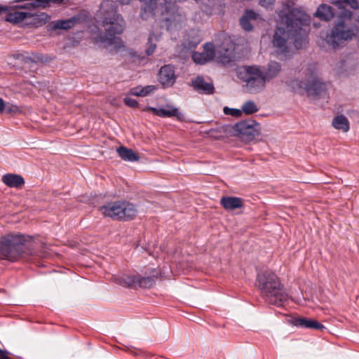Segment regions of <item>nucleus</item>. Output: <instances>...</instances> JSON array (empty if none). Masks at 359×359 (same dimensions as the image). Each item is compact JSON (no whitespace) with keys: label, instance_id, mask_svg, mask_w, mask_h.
<instances>
[{"label":"nucleus","instance_id":"35","mask_svg":"<svg viewBox=\"0 0 359 359\" xmlns=\"http://www.w3.org/2000/svg\"><path fill=\"white\" fill-rule=\"evenodd\" d=\"M224 113L226 115H231L234 117H239L242 114V112L240 109L229 108L227 107L224 108Z\"/></svg>","mask_w":359,"mask_h":359},{"label":"nucleus","instance_id":"29","mask_svg":"<svg viewBox=\"0 0 359 359\" xmlns=\"http://www.w3.org/2000/svg\"><path fill=\"white\" fill-rule=\"evenodd\" d=\"M203 53L206 57L207 62L213 60L215 55V51L214 46L212 43H206L204 45V48Z\"/></svg>","mask_w":359,"mask_h":359},{"label":"nucleus","instance_id":"11","mask_svg":"<svg viewBox=\"0 0 359 359\" xmlns=\"http://www.w3.org/2000/svg\"><path fill=\"white\" fill-rule=\"evenodd\" d=\"M176 80L174 67L170 65H164L158 72V81L166 87L172 86Z\"/></svg>","mask_w":359,"mask_h":359},{"label":"nucleus","instance_id":"26","mask_svg":"<svg viewBox=\"0 0 359 359\" xmlns=\"http://www.w3.org/2000/svg\"><path fill=\"white\" fill-rule=\"evenodd\" d=\"M156 88L154 86H146L144 87L137 86L131 89L130 93L135 96L145 97L152 93Z\"/></svg>","mask_w":359,"mask_h":359},{"label":"nucleus","instance_id":"37","mask_svg":"<svg viewBox=\"0 0 359 359\" xmlns=\"http://www.w3.org/2000/svg\"><path fill=\"white\" fill-rule=\"evenodd\" d=\"M343 2L339 1V6L341 7L342 4H346L349 6L352 9L357 10L359 8V4L358 0H342Z\"/></svg>","mask_w":359,"mask_h":359},{"label":"nucleus","instance_id":"33","mask_svg":"<svg viewBox=\"0 0 359 359\" xmlns=\"http://www.w3.org/2000/svg\"><path fill=\"white\" fill-rule=\"evenodd\" d=\"M206 57H205L204 53H198L194 52L192 54V59L194 61V62L199 64V65H203L207 62Z\"/></svg>","mask_w":359,"mask_h":359},{"label":"nucleus","instance_id":"14","mask_svg":"<svg viewBox=\"0 0 359 359\" xmlns=\"http://www.w3.org/2000/svg\"><path fill=\"white\" fill-rule=\"evenodd\" d=\"M293 324L294 326L309 328L316 330H323L325 326L318 321L307 318H295L293 319Z\"/></svg>","mask_w":359,"mask_h":359},{"label":"nucleus","instance_id":"25","mask_svg":"<svg viewBox=\"0 0 359 359\" xmlns=\"http://www.w3.org/2000/svg\"><path fill=\"white\" fill-rule=\"evenodd\" d=\"M78 21L79 18L75 16L67 20H57L54 24V29L67 30L73 27Z\"/></svg>","mask_w":359,"mask_h":359},{"label":"nucleus","instance_id":"46","mask_svg":"<svg viewBox=\"0 0 359 359\" xmlns=\"http://www.w3.org/2000/svg\"><path fill=\"white\" fill-rule=\"evenodd\" d=\"M196 45L197 43H194V44H191V43H189V48H196Z\"/></svg>","mask_w":359,"mask_h":359},{"label":"nucleus","instance_id":"18","mask_svg":"<svg viewBox=\"0 0 359 359\" xmlns=\"http://www.w3.org/2000/svg\"><path fill=\"white\" fill-rule=\"evenodd\" d=\"M2 182L8 187L21 189L25 184L24 178L18 174L7 173L2 176Z\"/></svg>","mask_w":359,"mask_h":359},{"label":"nucleus","instance_id":"44","mask_svg":"<svg viewBox=\"0 0 359 359\" xmlns=\"http://www.w3.org/2000/svg\"><path fill=\"white\" fill-rule=\"evenodd\" d=\"M120 2L121 4H128L132 0H116Z\"/></svg>","mask_w":359,"mask_h":359},{"label":"nucleus","instance_id":"23","mask_svg":"<svg viewBox=\"0 0 359 359\" xmlns=\"http://www.w3.org/2000/svg\"><path fill=\"white\" fill-rule=\"evenodd\" d=\"M332 126L343 132H348L350 128L349 121L348 118L344 115H338L334 118L332 121Z\"/></svg>","mask_w":359,"mask_h":359},{"label":"nucleus","instance_id":"36","mask_svg":"<svg viewBox=\"0 0 359 359\" xmlns=\"http://www.w3.org/2000/svg\"><path fill=\"white\" fill-rule=\"evenodd\" d=\"M172 7V8H175V4H172L171 2L165 1L163 5H160L159 8H161V13L162 15H164L165 13H170V8Z\"/></svg>","mask_w":359,"mask_h":359},{"label":"nucleus","instance_id":"6","mask_svg":"<svg viewBox=\"0 0 359 359\" xmlns=\"http://www.w3.org/2000/svg\"><path fill=\"white\" fill-rule=\"evenodd\" d=\"M352 16L353 13L348 10L343 11L338 16L327 39V43L333 48H337L344 41L351 40L359 33L358 27L351 22Z\"/></svg>","mask_w":359,"mask_h":359},{"label":"nucleus","instance_id":"22","mask_svg":"<svg viewBox=\"0 0 359 359\" xmlns=\"http://www.w3.org/2000/svg\"><path fill=\"white\" fill-rule=\"evenodd\" d=\"M280 69L281 66L278 62L276 61L269 62L266 70L263 72V75L266 82L276 77L280 72Z\"/></svg>","mask_w":359,"mask_h":359},{"label":"nucleus","instance_id":"1","mask_svg":"<svg viewBox=\"0 0 359 359\" xmlns=\"http://www.w3.org/2000/svg\"><path fill=\"white\" fill-rule=\"evenodd\" d=\"M284 27H277L273 36L272 43L280 53L287 51V40L291 39L296 48L305 47L308 43L307 36L310 19L304 13L294 8L283 17Z\"/></svg>","mask_w":359,"mask_h":359},{"label":"nucleus","instance_id":"19","mask_svg":"<svg viewBox=\"0 0 359 359\" xmlns=\"http://www.w3.org/2000/svg\"><path fill=\"white\" fill-rule=\"evenodd\" d=\"M114 282L124 287L137 288V283L138 282L137 276H128L127 274H122L121 276H116L114 278Z\"/></svg>","mask_w":359,"mask_h":359},{"label":"nucleus","instance_id":"43","mask_svg":"<svg viewBox=\"0 0 359 359\" xmlns=\"http://www.w3.org/2000/svg\"><path fill=\"white\" fill-rule=\"evenodd\" d=\"M5 108V102L2 98H0V113H2L4 111Z\"/></svg>","mask_w":359,"mask_h":359},{"label":"nucleus","instance_id":"41","mask_svg":"<svg viewBox=\"0 0 359 359\" xmlns=\"http://www.w3.org/2000/svg\"><path fill=\"white\" fill-rule=\"evenodd\" d=\"M9 352L0 348V359H7L8 358Z\"/></svg>","mask_w":359,"mask_h":359},{"label":"nucleus","instance_id":"10","mask_svg":"<svg viewBox=\"0 0 359 359\" xmlns=\"http://www.w3.org/2000/svg\"><path fill=\"white\" fill-rule=\"evenodd\" d=\"M191 86L194 90L204 95H212L215 93V86L212 82H206L202 76H198L191 80Z\"/></svg>","mask_w":359,"mask_h":359},{"label":"nucleus","instance_id":"31","mask_svg":"<svg viewBox=\"0 0 359 359\" xmlns=\"http://www.w3.org/2000/svg\"><path fill=\"white\" fill-rule=\"evenodd\" d=\"M6 114L11 115L20 114L22 112V109L15 104L5 102L4 111Z\"/></svg>","mask_w":359,"mask_h":359},{"label":"nucleus","instance_id":"28","mask_svg":"<svg viewBox=\"0 0 359 359\" xmlns=\"http://www.w3.org/2000/svg\"><path fill=\"white\" fill-rule=\"evenodd\" d=\"M138 282L137 283V287H143V288H151L155 283V280L154 276H147L143 277L141 276H137Z\"/></svg>","mask_w":359,"mask_h":359},{"label":"nucleus","instance_id":"12","mask_svg":"<svg viewBox=\"0 0 359 359\" xmlns=\"http://www.w3.org/2000/svg\"><path fill=\"white\" fill-rule=\"evenodd\" d=\"M168 109H157L152 107H147L144 109V111H151L153 114L165 118V117H176L178 120H182L184 118V115L179 111L177 108H175L172 106H168Z\"/></svg>","mask_w":359,"mask_h":359},{"label":"nucleus","instance_id":"30","mask_svg":"<svg viewBox=\"0 0 359 359\" xmlns=\"http://www.w3.org/2000/svg\"><path fill=\"white\" fill-rule=\"evenodd\" d=\"M258 110V107L256 106L255 103L251 100L245 102L242 106V111L248 115L256 113Z\"/></svg>","mask_w":359,"mask_h":359},{"label":"nucleus","instance_id":"2","mask_svg":"<svg viewBox=\"0 0 359 359\" xmlns=\"http://www.w3.org/2000/svg\"><path fill=\"white\" fill-rule=\"evenodd\" d=\"M117 4L114 0H104L100 4L97 13V22L105 27V32L97 36L98 41L107 46L114 45L115 48L122 46V40L116 36L121 34L125 27L126 22L123 17L117 13Z\"/></svg>","mask_w":359,"mask_h":359},{"label":"nucleus","instance_id":"24","mask_svg":"<svg viewBox=\"0 0 359 359\" xmlns=\"http://www.w3.org/2000/svg\"><path fill=\"white\" fill-rule=\"evenodd\" d=\"M27 15V11H15L13 12L8 13L6 15V21L13 24H17L25 21V18Z\"/></svg>","mask_w":359,"mask_h":359},{"label":"nucleus","instance_id":"39","mask_svg":"<svg viewBox=\"0 0 359 359\" xmlns=\"http://www.w3.org/2000/svg\"><path fill=\"white\" fill-rule=\"evenodd\" d=\"M276 0H259V5L266 9L272 10Z\"/></svg>","mask_w":359,"mask_h":359},{"label":"nucleus","instance_id":"16","mask_svg":"<svg viewBox=\"0 0 359 359\" xmlns=\"http://www.w3.org/2000/svg\"><path fill=\"white\" fill-rule=\"evenodd\" d=\"M335 15L332 6L322 4H320L314 13V16L321 21L328 22L331 20Z\"/></svg>","mask_w":359,"mask_h":359},{"label":"nucleus","instance_id":"17","mask_svg":"<svg viewBox=\"0 0 359 359\" xmlns=\"http://www.w3.org/2000/svg\"><path fill=\"white\" fill-rule=\"evenodd\" d=\"M201 10L207 15L222 9L224 6V0H201Z\"/></svg>","mask_w":359,"mask_h":359},{"label":"nucleus","instance_id":"8","mask_svg":"<svg viewBox=\"0 0 359 359\" xmlns=\"http://www.w3.org/2000/svg\"><path fill=\"white\" fill-rule=\"evenodd\" d=\"M100 211L104 217L116 221L132 220L137 213L135 205L125 200L109 202L101 206Z\"/></svg>","mask_w":359,"mask_h":359},{"label":"nucleus","instance_id":"21","mask_svg":"<svg viewBox=\"0 0 359 359\" xmlns=\"http://www.w3.org/2000/svg\"><path fill=\"white\" fill-rule=\"evenodd\" d=\"M118 156L123 161L134 162L140 159V156L137 153L133 151L131 149L126 147L121 146L116 149Z\"/></svg>","mask_w":359,"mask_h":359},{"label":"nucleus","instance_id":"45","mask_svg":"<svg viewBox=\"0 0 359 359\" xmlns=\"http://www.w3.org/2000/svg\"><path fill=\"white\" fill-rule=\"evenodd\" d=\"M222 61L223 63H228L230 62V59L227 57H224Z\"/></svg>","mask_w":359,"mask_h":359},{"label":"nucleus","instance_id":"38","mask_svg":"<svg viewBox=\"0 0 359 359\" xmlns=\"http://www.w3.org/2000/svg\"><path fill=\"white\" fill-rule=\"evenodd\" d=\"M123 102L126 105L132 108H137L139 107V103L137 101L130 97H126L124 98Z\"/></svg>","mask_w":359,"mask_h":359},{"label":"nucleus","instance_id":"3","mask_svg":"<svg viewBox=\"0 0 359 359\" xmlns=\"http://www.w3.org/2000/svg\"><path fill=\"white\" fill-rule=\"evenodd\" d=\"M34 241L32 236L20 233H9L0 237V259L15 262L25 256L32 255Z\"/></svg>","mask_w":359,"mask_h":359},{"label":"nucleus","instance_id":"20","mask_svg":"<svg viewBox=\"0 0 359 359\" xmlns=\"http://www.w3.org/2000/svg\"><path fill=\"white\" fill-rule=\"evenodd\" d=\"M143 4L141 8L140 16L146 20L154 15V10L157 8V0H142Z\"/></svg>","mask_w":359,"mask_h":359},{"label":"nucleus","instance_id":"13","mask_svg":"<svg viewBox=\"0 0 359 359\" xmlns=\"http://www.w3.org/2000/svg\"><path fill=\"white\" fill-rule=\"evenodd\" d=\"M27 12V15L25 18V23L34 27H39L45 25L49 20L50 16L44 13H32L30 10Z\"/></svg>","mask_w":359,"mask_h":359},{"label":"nucleus","instance_id":"42","mask_svg":"<svg viewBox=\"0 0 359 359\" xmlns=\"http://www.w3.org/2000/svg\"><path fill=\"white\" fill-rule=\"evenodd\" d=\"M12 7L0 5V14L8 11Z\"/></svg>","mask_w":359,"mask_h":359},{"label":"nucleus","instance_id":"34","mask_svg":"<svg viewBox=\"0 0 359 359\" xmlns=\"http://www.w3.org/2000/svg\"><path fill=\"white\" fill-rule=\"evenodd\" d=\"M240 25L241 27L247 32L252 31L253 29V26L252 25L250 20L245 18L244 17H241L240 19Z\"/></svg>","mask_w":359,"mask_h":359},{"label":"nucleus","instance_id":"27","mask_svg":"<svg viewBox=\"0 0 359 359\" xmlns=\"http://www.w3.org/2000/svg\"><path fill=\"white\" fill-rule=\"evenodd\" d=\"M158 40V36L154 33H150L147 43L146 44L145 53L147 56L151 55L156 49V41Z\"/></svg>","mask_w":359,"mask_h":359},{"label":"nucleus","instance_id":"4","mask_svg":"<svg viewBox=\"0 0 359 359\" xmlns=\"http://www.w3.org/2000/svg\"><path fill=\"white\" fill-rule=\"evenodd\" d=\"M256 285L262 297L270 304L283 306L288 299V294L278 276L271 271L257 273Z\"/></svg>","mask_w":359,"mask_h":359},{"label":"nucleus","instance_id":"7","mask_svg":"<svg viewBox=\"0 0 359 359\" xmlns=\"http://www.w3.org/2000/svg\"><path fill=\"white\" fill-rule=\"evenodd\" d=\"M238 78L245 84L243 87L250 93H258L264 90L266 81L259 66H244L236 70Z\"/></svg>","mask_w":359,"mask_h":359},{"label":"nucleus","instance_id":"9","mask_svg":"<svg viewBox=\"0 0 359 359\" xmlns=\"http://www.w3.org/2000/svg\"><path fill=\"white\" fill-rule=\"evenodd\" d=\"M236 135L243 140L250 142L260 134V124L252 119L245 120L233 126Z\"/></svg>","mask_w":359,"mask_h":359},{"label":"nucleus","instance_id":"15","mask_svg":"<svg viewBox=\"0 0 359 359\" xmlns=\"http://www.w3.org/2000/svg\"><path fill=\"white\" fill-rule=\"evenodd\" d=\"M220 204L228 211H232L243 207V200L236 196H223L220 199Z\"/></svg>","mask_w":359,"mask_h":359},{"label":"nucleus","instance_id":"32","mask_svg":"<svg viewBox=\"0 0 359 359\" xmlns=\"http://www.w3.org/2000/svg\"><path fill=\"white\" fill-rule=\"evenodd\" d=\"M164 25L166 26L167 29L172 30L173 28H177V24L175 22V16L171 15L170 17H165L163 20Z\"/></svg>","mask_w":359,"mask_h":359},{"label":"nucleus","instance_id":"40","mask_svg":"<svg viewBox=\"0 0 359 359\" xmlns=\"http://www.w3.org/2000/svg\"><path fill=\"white\" fill-rule=\"evenodd\" d=\"M257 13L255 12L253 10H247L245 12V14L243 15L245 18L248 20H256L257 18Z\"/></svg>","mask_w":359,"mask_h":359},{"label":"nucleus","instance_id":"5","mask_svg":"<svg viewBox=\"0 0 359 359\" xmlns=\"http://www.w3.org/2000/svg\"><path fill=\"white\" fill-rule=\"evenodd\" d=\"M287 86L296 93L306 94L309 97H319L326 92L327 85L318 76L317 63L307 65L305 72V80L292 79L286 82Z\"/></svg>","mask_w":359,"mask_h":359}]
</instances>
